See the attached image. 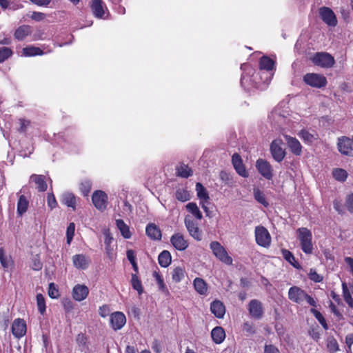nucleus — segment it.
Wrapping results in <instances>:
<instances>
[{
  "instance_id": "nucleus-1",
  "label": "nucleus",
  "mask_w": 353,
  "mask_h": 353,
  "mask_svg": "<svg viewBox=\"0 0 353 353\" xmlns=\"http://www.w3.org/2000/svg\"><path fill=\"white\" fill-rule=\"evenodd\" d=\"M312 62L318 66L329 68L334 65V57L327 52H317L312 58Z\"/></svg>"
},
{
  "instance_id": "nucleus-2",
  "label": "nucleus",
  "mask_w": 353,
  "mask_h": 353,
  "mask_svg": "<svg viewBox=\"0 0 353 353\" xmlns=\"http://www.w3.org/2000/svg\"><path fill=\"white\" fill-rule=\"evenodd\" d=\"M303 81L307 85L316 88H323L327 83L323 75L316 73L306 74L303 77Z\"/></svg>"
},
{
  "instance_id": "nucleus-3",
  "label": "nucleus",
  "mask_w": 353,
  "mask_h": 353,
  "mask_svg": "<svg viewBox=\"0 0 353 353\" xmlns=\"http://www.w3.org/2000/svg\"><path fill=\"white\" fill-rule=\"evenodd\" d=\"M210 248L214 256L226 265L232 264V259L229 256L225 248L221 244H210Z\"/></svg>"
},
{
  "instance_id": "nucleus-4",
  "label": "nucleus",
  "mask_w": 353,
  "mask_h": 353,
  "mask_svg": "<svg viewBox=\"0 0 353 353\" xmlns=\"http://www.w3.org/2000/svg\"><path fill=\"white\" fill-rule=\"evenodd\" d=\"M283 141L275 139L270 144V152L273 159L277 162H281L285 157V150L282 147Z\"/></svg>"
},
{
  "instance_id": "nucleus-5",
  "label": "nucleus",
  "mask_w": 353,
  "mask_h": 353,
  "mask_svg": "<svg viewBox=\"0 0 353 353\" xmlns=\"http://www.w3.org/2000/svg\"><path fill=\"white\" fill-rule=\"evenodd\" d=\"M337 147L339 151L344 155L351 156L353 154V136L350 139L347 137L338 138Z\"/></svg>"
},
{
  "instance_id": "nucleus-6",
  "label": "nucleus",
  "mask_w": 353,
  "mask_h": 353,
  "mask_svg": "<svg viewBox=\"0 0 353 353\" xmlns=\"http://www.w3.org/2000/svg\"><path fill=\"white\" fill-rule=\"evenodd\" d=\"M256 168L265 179L268 180L272 179V167L268 161L263 159H259L256 162Z\"/></svg>"
},
{
  "instance_id": "nucleus-7",
  "label": "nucleus",
  "mask_w": 353,
  "mask_h": 353,
  "mask_svg": "<svg viewBox=\"0 0 353 353\" xmlns=\"http://www.w3.org/2000/svg\"><path fill=\"white\" fill-rule=\"evenodd\" d=\"M250 316L254 319H261L264 314L262 303L257 299H252L248 304Z\"/></svg>"
},
{
  "instance_id": "nucleus-8",
  "label": "nucleus",
  "mask_w": 353,
  "mask_h": 353,
  "mask_svg": "<svg viewBox=\"0 0 353 353\" xmlns=\"http://www.w3.org/2000/svg\"><path fill=\"white\" fill-rule=\"evenodd\" d=\"M319 15L323 21L329 26H336L337 19L334 12L327 7L319 8Z\"/></svg>"
},
{
  "instance_id": "nucleus-9",
  "label": "nucleus",
  "mask_w": 353,
  "mask_h": 353,
  "mask_svg": "<svg viewBox=\"0 0 353 353\" xmlns=\"http://www.w3.org/2000/svg\"><path fill=\"white\" fill-rule=\"evenodd\" d=\"M12 333L16 339L23 337L27 331V325L26 321L23 319H16L12 324Z\"/></svg>"
},
{
  "instance_id": "nucleus-10",
  "label": "nucleus",
  "mask_w": 353,
  "mask_h": 353,
  "mask_svg": "<svg viewBox=\"0 0 353 353\" xmlns=\"http://www.w3.org/2000/svg\"><path fill=\"white\" fill-rule=\"evenodd\" d=\"M107 200V194L101 190L95 191L92 196V201L94 205L101 211H103L106 208Z\"/></svg>"
},
{
  "instance_id": "nucleus-11",
  "label": "nucleus",
  "mask_w": 353,
  "mask_h": 353,
  "mask_svg": "<svg viewBox=\"0 0 353 353\" xmlns=\"http://www.w3.org/2000/svg\"><path fill=\"white\" fill-rule=\"evenodd\" d=\"M110 325L117 331L121 330L126 323V317L121 312H114L110 314Z\"/></svg>"
},
{
  "instance_id": "nucleus-12",
  "label": "nucleus",
  "mask_w": 353,
  "mask_h": 353,
  "mask_svg": "<svg viewBox=\"0 0 353 353\" xmlns=\"http://www.w3.org/2000/svg\"><path fill=\"white\" fill-rule=\"evenodd\" d=\"M90 8L94 16L98 19H104L107 7L103 0H92Z\"/></svg>"
},
{
  "instance_id": "nucleus-13",
  "label": "nucleus",
  "mask_w": 353,
  "mask_h": 353,
  "mask_svg": "<svg viewBox=\"0 0 353 353\" xmlns=\"http://www.w3.org/2000/svg\"><path fill=\"white\" fill-rule=\"evenodd\" d=\"M185 224L190 234L196 241L201 239V232L199 229L198 224L190 217L186 216L185 218Z\"/></svg>"
},
{
  "instance_id": "nucleus-14",
  "label": "nucleus",
  "mask_w": 353,
  "mask_h": 353,
  "mask_svg": "<svg viewBox=\"0 0 353 353\" xmlns=\"http://www.w3.org/2000/svg\"><path fill=\"white\" fill-rule=\"evenodd\" d=\"M285 141L290 152L295 156H300L302 153V145L300 141L295 137L290 135H284Z\"/></svg>"
},
{
  "instance_id": "nucleus-15",
  "label": "nucleus",
  "mask_w": 353,
  "mask_h": 353,
  "mask_svg": "<svg viewBox=\"0 0 353 353\" xmlns=\"http://www.w3.org/2000/svg\"><path fill=\"white\" fill-rule=\"evenodd\" d=\"M305 292L297 286H292L288 290V299L296 303H301L304 301Z\"/></svg>"
},
{
  "instance_id": "nucleus-16",
  "label": "nucleus",
  "mask_w": 353,
  "mask_h": 353,
  "mask_svg": "<svg viewBox=\"0 0 353 353\" xmlns=\"http://www.w3.org/2000/svg\"><path fill=\"white\" fill-rule=\"evenodd\" d=\"M232 163L236 172L241 176L246 178L248 173L243 163V160L239 154L234 153L232 157Z\"/></svg>"
},
{
  "instance_id": "nucleus-17",
  "label": "nucleus",
  "mask_w": 353,
  "mask_h": 353,
  "mask_svg": "<svg viewBox=\"0 0 353 353\" xmlns=\"http://www.w3.org/2000/svg\"><path fill=\"white\" fill-rule=\"evenodd\" d=\"M256 243H270L271 236L268 230L262 225L255 228L254 230Z\"/></svg>"
},
{
  "instance_id": "nucleus-18",
  "label": "nucleus",
  "mask_w": 353,
  "mask_h": 353,
  "mask_svg": "<svg viewBox=\"0 0 353 353\" xmlns=\"http://www.w3.org/2000/svg\"><path fill=\"white\" fill-rule=\"evenodd\" d=\"M72 297L75 301H81L87 298L89 289L85 285L77 284L72 289Z\"/></svg>"
},
{
  "instance_id": "nucleus-19",
  "label": "nucleus",
  "mask_w": 353,
  "mask_h": 353,
  "mask_svg": "<svg viewBox=\"0 0 353 353\" xmlns=\"http://www.w3.org/2000/svg\"><path fill=\"white\" fill-rule=\"evenodd\" d=\"M211 312L218 319H223L225 314V307L219 300H215L210 304Z\"/></svg>"
},
{
  "instance_id": "nucleus-20",
  "label": "nucleus",
  "mask_w": 353,
  "mask_h": 353,
  "mask_svg": "<svg viewBox=\"0 0 353 353\" xmlns=\"http://www.w3.org/2000/svg\"><path fill=\"white\" fill-rule=\"evenodd\" d=\"M72 262L75 268L80 270H85L90 263L88 256L83 254H75L72 256Z\"/></svg>"
},
{
  "instance_id": "nucleus-21",
  "label": "nucleus",
  "mask_w": 353,
  "mask_h": 353,
  "mask_svg": "<svg viewBox=\"0 0 353 353\" xmlns=\"http://www.w3.org/2000/svg\"><path fill=\"white\" fill-rule=\"evenodd\" d=\"M145 232L152 240H159L161 237L160 229L154 223H150L146 226Z\"/></svg>"
},
{
  "instance_id": "nucleus-22",
  "label": "nucleus",
  "mask_w": 353,
  "mask_h": 353,
  "mask_svg": "<svg viewBox=\"0 0 353 353\" xmlns=\"http://www.w3.org/2000/svg\"><path fill=\"white\" fill-rule=\"evenodd\" d=\"M61 202L67 205L68 208H72L73 210H76V197L71 192H64L61 196Z\"/></svg>"
},
{
  "instance_id": "nucleus-23",
  "label": "nucleus",
  "mask_w": 353,
  "mask_h": 353,
  "mask_svg": "<svg viewBox=\"0 0 353 353\" xmlns=\"http://www.w3.org/2000/svg\"><path fill=\"white\" fill-rule=\"evenodd\" d=\"M211 336L215 343H221L225 338V332L224 329L219 326L215 327L211 332Z\"/></svg>"
},
{
  "instance_id": "nucleus-24",
  "label": "nucleus",
  "mask_w": 353,
  "mask_h": 353,
  "mask_svg": "<svg viewBox=\"0 0 353 353\" xmlns=\"http://www.w3.org/2000/svg\"><path fill=\"white\" fill-rule=\"evenodd\" d=\"M32 32L31 26L23 25L19 26L14 32V36L18 41H23Z\"/></svg>"
},
{
  "instance_id": "nucleus-25",
  "label": "nucleus",
  "mask_w": 353,
  "mask_h": 353,
  "mask_svg": "<svg viewBox=\"0 0 353 353\" xmlns=\"http://www.w3.org/2000/svg\"><path fill=\"white\" fill-rule=\"evenodd\" d=\"M281 253L283 259L288 261L291 265L297 270L301 269V266L299 263L296 260L294 254L286 249H281Z\"/></svg>"
},
{
  "instance_id": "nucleus-26",
  "label": "nucleus",
  "mask_w": 353,
  "mask_h": 353,
  "mask_svg": "<svg viewBox=\"0 0 353 353\" xmlns=\"http://www.w3.org/2000/svg\"><path fill=\"white\" fill-rule=\"evenodd\" d=\"M195 290L201 295H205L208 292V285L201 278L196 277L193 281Z\"/></svg>"
},
{
  "instance_id": "nucleus-27",
  "label": "nucleus",
  "mask_w": 353,
  "mask_h": 353,
  "mask_svg": "<svg viewBox=\"0 0 353 353\" xmlns=\"http://www.w3.org/2000/svg\"><path fill=\"white\" fill-rule=\"evenodd\" d=\"M152 275L156 281V283L158 285L159 290L161 292H163L164 294L169 295L170 294L169 290L168 289L167 286L165 285V284L164 283V280H163L162 275L159 272H157V271H154L153 272Z\"/></svg>"
},
{
  "instance_id": "nucleus-28",
  "label": "nucleus",
  "mask_w": 353,
  "mask_h": 353,
  "mask_svg": "<svg viewBox=\"0 0 353 353\" xmlns=\"http://www.w3.org/2000/svg\"><path fill=\"white\" fill-rule=\"evenodd\" d=\"M30 179L35 183L39 192H45L47 190V183L43 175L32 174Z\"/></svg>"
},
{
  "instance_id": "nucleus-29",
  "label": "nucleus",
  "mask_w": 353,
  "mask_h": 353,
  "mask_svg": "<svg viewBox=\"0 0 353 353\" xmlns=\"http://www.w3.org/2000/svg\"><path fill=\"white\" fill-rule=\"evenodd\" d=\"M241 69L243 70V74L241 78V85L242 87L245 88V82L248 80H251L249 75L253 72V69L251 68L250 64L243 63L241 65Z\"/></svg>"
},
{
  "instance_id": "nucleus-30",
  "label": "nucleus",
  "mask_w": 353,
  "mask_h": 353,
  "mask_svg": "<svg viewBox=\"0 0 353 353\" xmlns=\"http://www.w3.org/2000/svg\"><path fill=\"white\" fill-rule=\"evenodd\" d=\"M29 201L24 195H21L17 202V212L19 216H21L28 210Z\"/></svg>"
},
{
  "instance_id": "nucleus-31",
  "label": "nucleus",
  "mask_w": 353,
  "mask_h": 353,
  "mask_svg": "<svg viewBox=\"0 0 353 353\" xmlns=\"http://www.w3.org/2000/svg\"><path fill=\"white\" fill-rule=\"evenodd\" d=\"M274 61L267 56L262 57L259 60V68L261 70L271 71L274 68Z\"/></svg>"
},
{
  "instance_id": "nucleus-32",
  "label": "nucleus",
  "mask_w": 353,
  "mask_h": 353,
  "mask_svg": "<svg viewBox=\"0 0 353 353\" xmlns=\"http://www.w3.org/2000/svg\"><path fill=\"white\" fill-rule=\"evenodd\" d=\"M0 263L5 270H8L13 265L11 256H8L2 248H0Z\"/></svg>"
},
{
  "instance_id": "nucleus-33",
  "label": "nucleus",
  "mask_w": 353,
  "mask_h": 353,
  "mask_svg": "<svg viewBox=\"0 0 353 353\" xmlns=\"http://www.w3.org/2000/svg\"><path fill=\"white\" fill-rule=\"evenodd\" d=\"M297 233L300 243H311L312 233L309 230L305 228H301L297 230Z\"/></svg>"
},
{
  "instance_id": "nucleus-34",
  "label": "nucleus",
  "mask_w": 353,
  "mask_h": 353,
  "mask_svg": "<svg viewBox=\"0 0 353 353\" xmlns=\"http://www.w3.org/2000/svg\"><path fill=\"white\" fill-rule=\"evenodd\" d=\"M158 261L161 267L167 268L172 261L170 253L167 250H163L159 255Z\"/></svg>"
},
{
  "instance_id": "nucleus-35",
  "label": "nucleus",
  "mask_w": 353,
  "mask_h": 353,
  "mask_svg": "<svg viewBox=\"0 0 353 353\" xmlns=\"http://www.w3.org/2000/svg\"><path fill=\"white\" fill-rule=\"evenodd\" d=\"M22 54L24 57H33L37 55H42L43 52L38 47L28 46L23 48Z\"/></svg>"
},
{
  "instance_id": "nucleus-36",
  "label": "nucleus",
  "mask_w": 353,
  "mask_h": 353,
  "mask_svg": "<svg viewBox=\"0 0 353 353\" xmlns=\"http://www.w3.org/2000/svg\"><path fill=\"white\" fill-rule=\"evenodd\" d=\"M176 173L178 176L188 178L192 175V170L185 164H180L176 166Z\"/></svg>"
},
{
  "instance_id": "nucleus-37",
  "label": "nucleus",
  "mask_w": 353,
  "mask_h": 353,
  "mask_svg": "<svg viewBox=\"0 0 353 353\" xmlns=\"http://www.w3.org/2000/svg\"><path fill=\"white\" fill-rule=\"evenodd\" d=\"M130 283L132 288L137 291L139 295L143 294V288L141 283V281L139 278L138 275L136 274H132Z\"/></svg>"
},
{
  "instance_id": "nucleus-38",
  "label": "nucleus",
  "mask_w": 353,
  "mask_h": 353,
  "mask_svg": "<svg viewBox=\"0 0 353 353\" xmlns=\"http://www.w3.org/2000/svg\"><path fill=\"white\" fill-rule=\"evenodd\" d=\"M253 194H254V197L255 200L258 203H261V205H263L264 207H266V208L269 205V203L266 200L264 193L261 190H260L259 188H254Z\"/></svg>"
},
{
  "instance_id": "nucleus-39",
  "label": "nucleus",
  "mask_w": 353,
  "mask_h": 353,
  "mask_svg": "<svg viewBox=\"0 0 353 353\" xmlns=\"http://www.w3.org/2000/svg\"><path fill=\"white\" fill-rule=\"evenodd\" d=\"M342 290L344 301L350 307L353 308V299L345 282L342 283Z\"/></svg>"
},
{
  "instance_id": "nucleus-40",
  "label": "nucleus",
  "mask_w": 353,
  "mask_h": 353,
  "mask_svg": "<svg viewBox=\"0 0 353 353\" xmlns=\"http://www.w3.org/2000/svg\"><path fill=\"white\" fill-rule=\"evenodd\" d=\"M297 134L305 143L307 144H311L314 140L316 139L314 134L305 129L300 130Z\"/></svg>"
},
{
  "instance_id": "nucleus-41",
  "label": "nucleus",
  "mask_w": 353,
  "mask_h": 353,
  "mask_svg": "<svg viewBox=\"0 0 353 353\" xmlns=\"http://www.w3.org/2000/svg\"><path fill=\"white\" fill-rule=\"evenodd\" d=\"M326 346L330 353H336L339 350L338 342L333 336H330L327 337Z\"/></svg>"
},
{
  "instance_id": "nucleus-42",
  "label": "nucleus",
  "mask_w": 353,
  "mask_h": 353,
  "mask_svg": "<svg viewBox=\"0 0 353 353\" xmlns=\"http://www.w3.org/2000/svg\"><path fill=\"white\" fill-rule=\"evenodd\" d=\"M196 191L197 193V196L201 200H204L205 202H208L210 197L208 191L205 188V187L200 183H196Z\"/></svg>"
},
{
  "instance_id": "nucleus-43",
  "label": "nucleus",
  "mask_w": 353,
  "mask_h": 353,
  "mask_svg": "<svg viewBox=\"0 0 353 353\" xmlns=\"http://www.w3.org/2000/svg\"><path fill=\"white\" fill-rule=\"evenodd\" d=\"M117 226L120 230L122 236L125 239H129L131 236L128 226L121 219H117L116 221Z\"/></svg>"
},
{
  "instance_id": "nucleus-44",
  "label": "nucleus",
  "mask_w": 353,
  "mask_h": 353,
  "mask_svg": "<svg viewBox=\"0 0 353 353\" xmlns=\"http://www.w3.org/2000/svg\"><path fill=\"white\" fill-rule=\"evenodd\" d=\"M185 271L181 267L175 268L172 272V279L174 282L179 283L185 277Z\"/></svg>"
},
{
  "instance_id": "nucleus-45",
  "label": "nucleus",
  "mask_w": 353,
  "mask_h": 353,
  "mask_svg": "<svg viewBox=\"0 0 353 353\" xmlns=\"http://www.w3.org/2000/svg\"><path fill=\"white\" fill-rule=\"evenodd\" d=\"M36 301L39 312L41 315H44L46 311L45 297L42 294L39 293L36 295Z\"/></svg>"
},
{
  "instance_id": "nucleus-46",
  "label": "nucleus",
  "mask_w": 353,
  "mask_h": 353,
  "mask_svg": "<svg viewBox=\"0 0 353 353\" xmlns=\"http://www.w3.org/2000/svg\"><path fill=\"white\" fill-rule=\"evenodd\" d=\"M186 209L197 219L201 220L202 219V214L195 203L191 202L188 203L186 205Z\"/></svg>"
},
{
  "instance_id": "nucleus-47",
  "label": "nucleus",
  "mask_w": 353,
  "mask_h": 353,
  "mask_svg": "<svg viewBox=\"0 0 353 353\" xmlns=\"http://www.w3.org/2000/svg\"><path fill=\"white\" fill-rule=\"evenodd\" d=\"M332 175L336 181L340 182H344L347 178V172L342 168L334 169Z\"/></svg>"
},
{
  "instance_id": "nucleus-48",
  "label": "nucleus",
  "mask_w": 353,
  "mask_h": 353,
  "mask_svg": "<svg viewBox=\"0 0 353 353\" xmlns=\"http://www.w3.org/2000/svg\"><path fill=\"white\" fill-rule=\"evenodd\" d=\"M175 197L178 201L185 202L190 200V195L187 190L183 188H179L176 190Z\"/></svg>"
},
{
  "instance_id": "nucleus-49",
  "label": "nucleus",
  "mask_w": 353,
  "mask_h": 353,
  "mask_svg": "<svg viewBox=\"0 0 353 353\" xmlns=\"http://www.w3.org/2000/svg\"><path fill=\"white\" fill-rule=\"evenodd\" d=\"M310 312H311L312 314H314V316L318 320V321L322 325V327L325 330H327L328 329V325H327V323L326 322V320L325 319V318L323 317L322 314L319 310H316L315 308H312L310 310Z\"/></svg>"
},
{
  "instance_id": "nucleus-50",
  "label": "nucleus",
  "mask_w": 353,
  "mask_h": 353,
  "mask_svg": "<svg viewBox=\"0 0 353 353\" xmlns=\"http://www.w3.org/2000/svg\"><path fill=\"white\" fill-rule=\"evenodd\" d=\"M243 331L245 335L252 336L256 333V329L253 323L245 321L243 324Z\"/></svg>"
},
{
  "instance_id": "nucleus-51",
  "label": "nucleus",
  "mask_w": 353,
  "mask_h": 353,
  "mask_svg": "<svg viewBox=\"0 0 353 353\" xmlns=\"http://www.w3.org/2000/svg\"><path fill=\"white\" fill-rule=\"evenodd\" d=\"M12 50L8 47L0 48V63L4 62L12 55Z\"/></svg>"
},
{
  "instance_id": "nucleus-52",
  "label": "nucleus",
  "mask_w": 353,
  "mask_h": 353,
  "mask_svg": "<svg viewBox=\"0 0 353 353\" xmlns=\"http://www.w3.org/2000/svg\"><path fill=\"white\" fill-rule=\"evenodd\" d=\"M220 179L227 185L232 186L233 185V179L230 174L226 172L225 171H221L219 174Z\"/></svg>"
},
{
  "instance_id": "nucleus-53",
  "label": "nucleus",
  "mask_w": 353,
  "mask_h": 353,
  "mask_svg": "<svg viewBox=\"0 0 353 353\" xmlns=\"http://www.w3.org/2000/svg\"><path fill=\"white\" fill-rule=\"evenodd\" d=\"M48 294L51 299H57L59 297V292L57 285L54 283H50L48 285Z\"/></svg>"
},
{
  "instance_id": "nucleus-54",
  "label": "nucleus",
  "mask_w": 353,
  "mask_h": 353,
  "mask_svg": "<svg viewBox=\"0 0 353 353\" xmlns=\"http://www.w3.org/2000/svg\"><path fill=\"white\" fill-rule=\"evenodd\" d=\"M92 183L89 180L83 181L80 184V190L83 196H88L90 192Z\"/></svg>"
},
{
  "instance_id": "nucleus-55",
  "label": "nucleus",
  "mask_w": 353,
  "mask_h": 353,
  "mask_svg": "<svg viewBox=\"0 0 353 353\" xmlns=\"http://www.w3.org/2000/svg\"><path fill=\"white\" fill-rule=\"evenodd\" d=\"M77 343L79 347L85 348L88 347V338L85 334L80 333L76 338Z\"/></svg>"
},
{
  "instance_id": "nucleus-56",
  "label": "nucleus",
  "mask_w": 353,
  "mask_h": 353,
  "mask_svg": "<svg viewBox=\"0 0 353 353\" xmlns=\"http://www.w3.org/2000/svg\"><path fill=\"white\" fill-rule=\"evenodd\" d=\"M42 268H43V263L40 261V259L39 257V254H37L32 259L31 268L33 270L39 271V270H41L42 269Z\"/></svg>"
},
{
  "instance_id": "nucleus-57",
  "label": "nucleus",
  "mask_w": 353,
  "mask_h": 353,
  "mask_svg": "<svg viewBox=\"0 0 353 353\" xmlns=\"http://www.w3.org/2000/svg\"><path fill=\"white\" fill-rule=\"evenodd\" d=\"M308 277L311 281L315 283H320L323 281V277L319 274L314 269H310Z\"/></svg>"
},
{
  "instance_id": "nucleus-58",
  "label": "nucleus",
  "mask_w": 353,
  "mask_h": 353,
  "mask_svg": "<svg viewBox=\"0 0 353 353\" xmlns=\"http://www.w3.org/2000/svg\"><path fill=\"white\" fill-rule=\"evenodd\" d=\"M47 203L48 207L52 210L57 206V202L53 193H48L47 196Z\"/></svg>"
},
{
  "instance_id": "nucleus-59",
  "label": "nucleus",
  "mask_w": 353,
  "mask_h": 353,
  "mask_svg": "<svg viewBox=\"0 0 353 353\" xmlns=\"http://www.w3.org/2000/svg\"><path fill=\"white\" fill-rule=\"evenodd\" d=\"M74 230H75L74 223H70L67 228V232H66L67 243H70L72 241L73 236L74 234Z\"/></svg>"
},
{
  "instance_id": "nucleus-60",
  "label": "nucleus",
  "mask_w": 353,
  "mask_h": 353,
  "mask_svg": "<svg viewBox=\"0 0 353 353\" xmlns=\"http://www.w3.org/2000/svg\"><path fill=\"white\" fill-rule=\"evenodd\" d=\"M110 308L107 304H104L99 308V314L103 318L108 316L110 314Z\"/></svg>"
},
{
  "instance_id": "nucleus-61",
  "label": "nucleus",
  "mask_w": 353,
  "mask_h": 353,
  "mask_svg": "<svg viewBox=\"0 0 353 353\" xmlns=\"http://www.w3.org/2000/svg\"><path fill=\"white\" fill-rule=\"evenodd\" d=\"M170 243H186L181 233H176L172 236Z\"/></svg>"
},
{
  "instance_id": "nucleus-62",
  "label": "nucleus",
  "mask_w": 353,
  "mask_h": 353,
  "mask_svg": "<svg viewBox=\"0 0 353 353\" xmlns=\"http://www.w3.org/2000/svg\"><path fill=\"white\" fill-rule=\"evenodd\" d=\"M345 205L350 213H353V193L346 197Z\"/></svg>"
},
{
  "instance_id": "nucleus-63",
  "label": "nucleus",
  "mask_w": 353,
  "mask_h": 353,
  "mask_svg": "<svg viewBox=\"0 0 353 353\" xmlns=\"http://www.w3.org/2000/svg\"><path fill=\"white\" fill-rule=\"evenodd\" d=\"M63 308L66 312H71L73 308V303L68 299H64L62 302Z\"/></svg>"
},
{
  "instance_id": "nucleus-64",
  "label": "nucleus",
  "mask_w": 353,
  "mask_h": 353,
  "mask_svg": "<svg viewBox=\"0 0 353 353\" xmlns=\"http://www.w3.org/2000/svg\"><path fill=\"white\" fill-rule=\"evenodd\" d=\"M264 353H280L279 349L273 345H265Z\"/></svg>"
}]
</instances>
